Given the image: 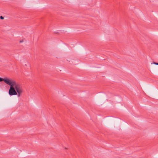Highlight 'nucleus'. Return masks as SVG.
<instances>
[{
    "instance_id": "4",
    "label": "nucleus",
    "mask_w": 158,
    "mask_h": 158,
    "mask_svg": "<svg viewBox=\"0 0 158 158\" xmlns=\"http://www.w3.org/2000/svg\"><path fill=\"white\" fill-rule=\"evenodd\" d=\"M23 41L22 40H20V43L22 42H23Z\"/></svg>"
},
{
    "instance_id": "1",
    "label": "nucleus",
    "mask_w": 158,
    "mask_h": 158,
    "mask_svg": "<svg viewBox=\"0 0 158 158\" xmlns=\"http://www.w3.org/2000/svg\"><path fill=\"white\" fill-rule=\"evenodd\" d=\"M4 81L5 83L10 86L9 91V94L10 96L17 95L20 97L23 92V89L21 85L16 81L7 78H3L0 77V82Z\"/></svg>"
},
{
    "instance_id": "3",
    "label": "nucleus",
    "mask_w": 158,
    "mask_h": 158,
    "mask_svg": "<svg viewBox=\"0 0 158 158\" xmlns=\"http://www.w3.org/2000/svg\"><path fill=\"white\" fill-rule=\"evenodd\" d=\"M153 64H156V65H158V63H156V62H154L153 63Z\"/></svg>"
},
{
    "instance_id": "2",
    "label": "nucleus",
    "mask_w": 158,
    "mask_h": 158,
    "mask_svg": "<svg viewBox=\"0 0 158 158\" xmlns=\"http://www.w3.org/2000/svg\"><path fill=\"white\" fill-rule=\"evenodd\" d=\"M0 19H4V18L2 16H0Z\"/></svg>"
}]
</instances>
